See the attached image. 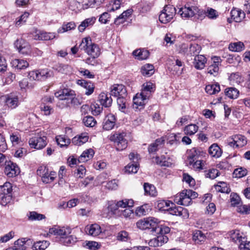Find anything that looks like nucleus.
<instances>
[{
    "instance_id": "nucleus-53",
    "label": "nucleus",
    "mask_w": 250,
    "mask_h": 250,
    "mask_svg": "<svg viewBox=\"0 0 250 250\" xmlns=\"http://www.w3.org/2000/svg\"><path fill=\"white\" fill-rule=\"evenodd\" d=\"M13 65L19 69H25L29 66L28 62L24 60L15 59L13 61Z\"/></svg>"
},
{
    "instance_id": "nucleus-15",
    "label": "nucleus",
    "mask_w": 250,
    "mask_h": 250,
    "mask_svg": "<svg viewBox=\"0 0 250 250\" xmlns=\"http://www.w3.org/2000/svg\"><path fill=\"white\" fill-rule=\"evenodd\" d=\"M14 44L19 52L21 54H27L30 51L29 45L22 39H17Z\"/></svg>"
},
{
    "instance_id": "nucleus-27",
    "label": "nucleus",
    "mask_w": 250,
    "mask_h": 250,
    "mask_svg": "<svg viewBox=\"0 0 250 250\" xmlns=\"http://www.w3.org/2000/svg\"><path fill=\"white\" fill-rule=\"evenodd\" d=\"M201 11L204 13L203 14V16H200L201 20H202L205 17H207L209 19L214 20L218 17V12L215 9L210 7H208L205 10L201 9Z\"/></svg>"
},
{
    "instance_id": "nucleus-43",
    "label": "nucleus",
    "mask_w": 250,
    "mask_h": 250,
    "mask_svg": "<svg viewBox=\"0 0 250 250\" xmlns=\"http://www.w3.org/2000/svg\"><path fill=\"white\" fill-rule=\"evenodd\" d=\"M154 72V67L152 64H146L141 68L142 74L146 77H150Z\"/></svg>"
},
{
    "instance_id": "nucleus-56",
    "label": "nucleus",
    "mask_w": 250,
    "mask_h": 250,
    "mask_svg": "<svg viewBox=\"0 0 250 250\" xmlns=\"http://www.w3.org/2000/svg\"><path fill=\"white\" fill-rule=\"evenodd\" d=\"M119 208H125L127 207H132L134 205V201L132 199H125L122 200L116 201Z\"/></svg>"
},
{
    "instance_id": "nucleus-48",
    "label": "nucleus",
    "mask_w": 250,
    "mask_h": 250,
    "mask_svg": "<svg viewBox=\"0 0 250 250\" xmlns=\"http://www.w3.org/2000/svg\"><path fill=\"white\" fill-rule=\"evenodd\" d=\"M144 188L145 194L149 195L151 196H155L157 195V191L155 187L147 183H145L144 185Z\"/></svg>"
},
{
    "instance_id": "nucleus-16",
    "label": "nucleus",
    "mask_w": 250,
    "mask_h": 250,
    "mask_svg": "<svg viewBox=\"0 0 250 250\" xmlns=\"http://www.w3.org/2000/svg\"><path fill=\"white\" fill-rule=\"evenodd\" d=\"M168 212L171 215L182 216L183 217H186L188 216L187 209L181 207H177L175 206L173 203H171L170 208L168 209Z\"/></svg>"
},
{
    "instance_id": "nucleus-10",
    "label": "nucleus",
    "mask_w": 250,
    "mask_h": 250,
    "mask_svg": "<svg viewBox=\"0 0 250 250\" xmlns=\"http://www.w3.org/2000/svg\"><path fill=\"white\" fill-rule=\"evenodd\" d=\"M72 229L68 226H55L49 229V233L54 235L60 236V238L64 237L71 233Z\"/></svg>"
},
{
    "instance_id": "nucleus-50",
    "label": "nucleus",
    "mask_w": 250,
    "mask_h": 250,
    "mask_svg": "<svg viewBox=\"0 0 250 250\" xmlns=\"http://www.w3.org/2000/svg\"><path fill=\"white\" fill-rule=\"evenodd\" d=\"M49 245V242L47 241H39L34 243L32 246L33 250H44Z\"/></svg>"
},
{
    "instance_id": "nucleus-14",
    "label": "nucleus",
    "mask_w": 250,
    "mask_h": 250,
    "mask_svg": "<svg viewBox=\"0 0 250 250\" xmlns=\"http://www.w3.org/2000/svg\"><path fill=\"white\" fill-rule=\"evenodd\" d=\"M174 62L172 65L169 64L168 68L172 74L179 76L182 73L184 62L178 59L175 60Z\"/></svg>"
},
{
    "instance_id": "nucleus-58",
    "label": "nucleus",
    "mask_w": 250,
    "mask_h": 250,
    "mask_svg": "<svg viewBox=\"0 0 250 250\" xmlns=\"http://www.w3.org/2000/svg\"><path fill=\"white\" fill-rule=\"evenodd\" d=\"M149 208L147 204L143 205L141 206L138 207L136 208L135 214L137 216H142L146 215L148 211Z\"/></svg>"
},
{
    "instance_id": "nucleus-32",
    "label": "nucleus",
    "mask_w": 250,
    "mask_h": 250,
    "mask_svg": "<svg viewBox=\"0 0 250 250\" xmlns=\"http://www.w3.org/2000/svg\"><path fill=\"white\" fill-rule=\"evenodd\" d=\"M94 154V150L92 149H88L84 151L79 157L78 160L80 163L87 162L91 159Z\"/></svg>"
},
{
    "instance_id": "nucleus-38",
    "label": "nucleus",
    "mask_w": 250,
    "mask_h": 250,
    "mask_svg": "<svg viewBox=\"0 0 250 250\" xmlns=\"http://www.w3.org/2000/svg\"><path fill=\"white\" fill-rule=\"evenodd\" d=\"M132 54L137 59L141 60L146 59L149 55L148 51L144 49L136 50L133 52Z\"/></svg>"
},
{
    "instance_id": "nucleus-24",
    "label": "nucleus",
    "mask_w": 250,
    "mask_h": 250,
    "mask_svg": "<svg viewBox=\"0 0 250 250\" xmlns=\"http://www.w3.org/2000/svg\"><path fill=\"white\" fill-rule=\"evenodd\" d=\"M229 235L230 239L239 245L241 243L246 241V238L243 236L242 234L240 233L238 230L230 231Z\"/></svg>"
},
{
    "instance_id": "nucleus-1",
    "label": "nucleus",
    "mask_w": 250,
    "mask_h": 250,
    "mask_svg": "<svg viewBox=\"0 0 250 250\" xmlns=\"http://www.w3.org/2000/svg\"><path fill=\"white\" fill-rule=\"evenodd\" d=\"M55 96L59 100L63 101L64 106H69L70 104L78 106L81 104L82 102L78 97H76L74 91L68 89H63L55 93Z\"/></svg>"
},
{
    "instance_id": "nucleus-47",
    "label": "nucleus",
    "mask_w": 250,
    "mask_h": 250,
    "mask_svg": "<svg viewBox=\"0 0 250 250\" xmlns=\"http://www.w3.org/2000/svg\"><path fill=\"white\" fill-rule=\"evenodd\" d=\"M143 88L141 92L145 95H149V96L150 93L154 90L155 85L152 83L148 82L144 83L143 85Z\"/></svg>"
},
{
    "instance_id": "nucleus-13",
    "label": "nucleus",
    "mask_w": 250,
    "mask_h": 250,
    "mask_svg": "<svg viewBox=\"0 0 250 250\" xmlns=\"http://www.w3.org/2000/svg\"><path fill=\"white\" fill-rule=\"evenodd\" d=\"M110 95L117 98L126 97V90L122 84H114L111 87Z\"/></svg>"
},
{
    "instance_id": "nucleus-28",
    "label": "nucleus",
    "mask_w": 250,
    "mask_h": 250,
    "mask_svg": "<svg viewBox=\"0 0 250 250\" xmlns=\"http://www.w3.org/2000/svg\"><path fill=\"white\" fill-rule=\"evenodd\" d=\"M208 153L212 157L219 158L222 154V150L217 144H213L208 148Z\"/></svg>"
},
{
    "instance_id": "nucleus-37",
    "label": "nucleus",
    "mask_w": 250,
    "mask_h": 250,
    "mask_svg": "<svg viewBox=\"0 0 250 250\" xmlns=\"http://www.w3.org/2000/svg\"><path fill=\"white\" fill-rule=\"evenodd\" d=\"M171 203L169 200H159L157 202L156 208L160 211H168L170 208Z\"/></svg>"
},
{
    "instance_id": "nucleus-52",
    "label": "nucleus",
    "mask_w": 250,
    "mask_h": 250,
    "mask_svg": "<svg viewBox=\"0 0 250 250\" xmlns=\"http://www.w3.org/2000/svg\"><path fill=\"white\" fill-rule=\"evenodd\" d=\"M56 140L57 144L60 145L61 147L67 146L70 143V140L66 136L63 135L57 136Z\"/></svg>"
},
{
    "instance_id": "nucleus-20",
    "label": "nucleus",
    "mask_w": 250,
    "mask_h": 250,
    "mask_svg": "<svg viewBox=\"0 0 250 250\" xmlns=\"http://www.w3.org/2000/svg\"><path fill=\"white\" fill-rule=\"evenodd\" d=\"M5 103L9 108L14 109L19 105V98L12 94L7 95L5 96Z\"/></svg>"
},
{
    "instance_id": "nucleus-57",
    "label": "nucleus",
    "mask_w": 250,
    "mask_h": 250,
    "mask_svg": "<svg viewBox=\"0 0 250 250\" xmlns=\"http://www.w3.org/2000/svg\"><path fill=\"white\" fill-rule=\"evenodd\" d=\"M76 25L74 22H69L66 24H63L62 27L58 30L59 33H63L65 32L74 29L75 28Z\"/></svg>"
},
{
    "instance_id": "nucleus-46",
    "label": "nucleus",
    "mask_w": 250,
    "mask_h": 250,
    "mask_svg": "<svg viewBox=\"0 0 250 250\" xmlns=\"http://www.w3.org/2000/svg\"><path fill=\"white\" fill-rule=\"evenodd\" d=\"M28 219L31 221H40L45 218L44 215L38 213L36 211H30L27 214Z\"/></svg>"
},
{
    "instance_id": "nucleus-18",
    "label": "nucleus",
    "mask_w": 250,
    "mask_h": 250,
    "mask_svg": "<svg viewBox=\"0 0 250 250\" xmlns=\"http://www.w3.org/2000/svg\"><path fill=\"white\" fill-rule=\"evenodd\" d=\"M116 122V118L112 114H108L104 119L103 127L106 130L112 129L115 126Z\"/></svg>"
},
{
    "instance_id": "nucleus-7",
    "label": "nucleus",
    "mask_w": 250,
    "mask_h": 250,
    "mask_svg": "<svg viewBox=\"0 0 250 250\" xmlns=\"http://www.w3.org/2000/svg\"><path fill=\"white\" fill-rule=\"evenodd\" d=\"M53 76V71L47 69L33 70L28 73L29 79L32 80L43 81Z\"/></svg>"
},
{
    "instance_id": "nucleus-45",
    "label": "nucleus",
    "mask_w": 250,
    "mask_h": 250,
    "mask_svg": "<svg viewBox=\"0 0 250 250\" xmlns=\"http://www.w3.org/2000/svg\"><path fill=\"white\" fill-rule=\"evenodd\" d=\"M220 85L216 83L212 84H209L206 86V92L209 95H214L220 91Z\"/></svg>"
},
{
    "instance_id": "nucleus-26",
    "label": "nucleus",
    "mask_w": 250,
    "mask_h": 250,
    "mask_svg": "<svg viewBox=\"0 0 250 250\" xmlns=\"http://www.w3.org/2000/svg\"><path fill=\"white\" fill-rule=\"evenodd\" d=\"M78 84L86 89L85 94L86 95H91L94 91L95 88L94 85L90 81L81 80L78 81Z\"/></svg>"
},
{
    "instance_id": "nucleus-64",
    "label": "nucleus",
    "mask_w": 250,
    "mask_h": 250,
    "mask_svg": "<svg viewBox=\"0 0 250 250\" xmlns=\"http://www.w3.org/2000/svg\"><path fill=\"white\" fill-rule=\"evenodd\" d=\"M219 171L217 169L211 168L205 171V176L206 178L211 179H215L219 175Z\"/></svg>"
},
{
    "instance_id": "nucleus-49",
    "label": "nucleus",
    "mask_w": 250,
    "mask_h": 250,
    "mask_svg": "<svg viewBox=\"0 0 250 250\" xmlns=\"http://www.w3.org/2000/svg\"><path fill=\"white\" fill-rule=\"evenodd\" d=\"M107 209L109 213L111 214L120 215V210L116 201H112L108 202Z\"/></svg>"
},
{
    "instance_id": "nucleus-2",
    "label": "nucleus",
    "mask_w": 250,
    "mask_h": 250,
    "mask_svg": "<svg viewBox=\"0 0 250 250\" xmlns=\"http://www.w3.org/2000/svg\"><path fill=\"white\" fill-rule=\"evenodd\" d=\"M203 13L198 6L189 3L180 8L177 13L182 18L186 19H190L196 15L198 16V19H200V16H203Z\"/></svg>"
},
{
    "instance_id": "nucleus-21",
    "label": "nucleus",
    "mask_w": 250,
    "mask_h": 250,
    "mask_svg": "<svg viewBox=\"0 0 250 250\" xmlns=\"http://www.w3.org/2000/svg\"><path fill=\"white\" fill-rule=\"evenodd\" d=\"M182 47L186 49V51L184 52L187 55L190 56H197L201 49V46L196 43L191 44L188 48H187L185 45H182Z\"/></svg>"
},
{
    "instance_id": "nucleus-29",
    "label": "nucleus",
    "mask_w": 250,
    "mask_h": 250,
    "mask_svg": "<svg viewBox=\"0 0 250 250\" xmlns=\"http://www.w3.org/2000/svg\"><path fill=\"white\" fill-rule=\"evenodd\" d=\"M188 163L190 167L196 170L206 168L205 163L200 159L189 160Z\"/></svg>"
},
{
    "instance_id": "nucleus-42",
    "label": "nucleus",
    "mask_w": 250,
    "mask_h": 250,
    "mask_svg": "<svg viewBox=\"0 0 250 250\" xmlns=\"http://www.w3.org/2000/svg\"><path fill=\"white\" fill-rule=\"evenodd\" d=\"M198 129L199 127L196 124H190L184 127V132L187 135L192 136L198 131Z\"/></svg>"
},
{
    "instance_id": "nucleus-40",
    "label": "nucleus",
    "mask_w": 250,
    "mask_h": 250,
    "mask_svg": "<svg viewBox=\"0 0 250 250\" xmlns=\"http://www.w3.org/2000/svg\"><path fill=\"white\" fill-rule=\"evenodd\" d=\"M206 236L201 230H196L194 231L192 239L196 244H200L206 240Z\"/></svg>"
},
{
    "instance_id": "nucleus-3",
    "label": "nucleus",
    "mask_w": 250,
    "mask_h": 250,
    "mask_svg": "<svg viewBox=\"0 0 250 250\" xmlns=\"http://www.w3.org/2000/svg\"><path fill=\"white\" fill-rule=\"evenodd\" d=\"M80 47L81 49L84 50L89 56L93 58H98L100 55L101 52L99 46L93 43L89 37L83 38Z\"/></svg>"
},
{
    "instance_id": "nucleus-30",
    "label": "nucleus",
    "mask_w": 250,
    "mask_h": 250,
    "mask_svg": "<svg viewBox=\"0 0 250 250\" xmlns=\"http://www.w3.org/2000/svg\"><path fill=\"white\" fill-rule=\"evenodd\" d=\"M110 93L109 95L105 93H102L99 95V101L101 104L105 107H109L111 105L112 99L111 98Z\"/></svg>"
},
{
    "instance_id": "nucleus-60",
    "label": "nucleus",
    "mask_w": 250,
    "mask_h": 250,
    "mask_svg": "<svg viewBox=\"0 0 250 250\" xmlns=\"http://www.w3.org/2000/svg\"><path fill=\"white\" fill-rule=\"evenodd\" d=\"M83 122L86 126L91 127L94 126L97 123L94 118L90 116L84 117Z\"/></svg>"
},
{
    "instance_id": "nucleus-17",
    "label": "nucleus",
    "mask_w": 250,
    "mask_h": 250,
    "mask_svg": "<svg viewBox=\"0 0 250 250\" xmlns=\"http://www.w3.org/2000/svg\"><path fill=\"white\" fill-rule=\"evenodd\" d=\"M206 153L200 148L194 147L190 150L188 161L196 160L206 156Z\"/></svg>"
},
{
    "instance_id": "nucleus-51",
    "label": "nucleus",
    "mask_w": 250,
    "mask_h": 250,
    "mask_svg": "<svg viewBox=\"0 0 250 250\" xmlns=\"http://www.w3.org/2000/svg\"><path fill=\"white\" fill-rule=\"evenodd\" d=\"M158 224L155 226L153 231L158 235H166L170 232V228L165 226H158Z\"/></svg>"
},
{
    "instance_id": "nucleus-36",
    "label": "nucleus",
    "mask_w": 250,
    "mask_h": 250,
    "mask_svg": "<svg viewBox=\"0 0 250 250\" xmlns=\"http://www.w3.org/2000/svg\"><path fill=\"white\" fill-rule=\"evenodd\" d=\"M69 8L75 12L80 11L83 10L84 6L79 2L78 0H68Z\"/></svg>"
},
{
    "instance_id": "nucleus-63",
    "label": "nucleus",
    "mask_w": 250,
    "mask_h": 250,
    "mask_svg": "<svg viewBox=\"0 0 250 250\" xmlns=\"http://www.w3.org/2000/svg\"><path fill=\"white\" fill-rule=\"evenodd\" d=\"M121 5L120 0H111L108 6V11L112 12L119 9Z\"/></svg>"
},
{
    "instance_id": "nucleus-34",
    "label": "nucleus",
    "mask_w": 250,
    "mask_h": 250,
    "mask_svg": "<svg viewBox=\"0 0 250 250\" xmlns=\"http://www.w3.org/2000/svg\"><path fill=\"white\" fill-rule=\"evenodd\" d=\"M155 161L157 164L161 166L169 167L172 164L171 159L164 155H162L161 157H156Z\"/></svg>"
},
{
    "instance_id": "nucleus-54",
    "label": "nucleus",
    "mask_w": 250,
    "mask_h": 250,
    "mask_svg": "<svg viewBox=\"0 0 250 250\" xmlns=\"http://www.w3.org/2000/svg\"><path fill=\"white\" fill-rule=\"evenodd\" d=\"M229 48L231 51L240 52L244 49L245 46L242 42H239L230 43Z\"/></svg>"
},
{
    "instance_id": "nucleus-23",
    "label": "nucleus",
    "mask_w": 250,
    "mask_h": 250,
    "mask_svg": "<svg viewBox=\"0 0 250 250\" xmlns=\"http://www.w3.org/2000/svg\"><path fill=\"white\" fill-rule=\"evenodd\" d=\"M85 231L89 235L96 236L101 233L102 230L101 227L98 224H94L86 227Z\"/></svg>"
},
{
    "instance_id": "nucleus-12",
    "label": "nucleus",
    "mask_w": 250,
    "mask_h": 250,
    "mask_svg": "<svg viewBox=\"0 0 250 250\" xmlns=\"http://www.w3.org/2000/svg\"><path fill=\"white\" fill-rule=\"evenodd\" d=\"M4 173L9 177H14L20 173V169L16 164L9 161L6 164Z\"/></svg>"
},
{
    "instance_id": "nucleus-4",
    "label": "nucleus",
    "mask_w": 250,
    "mask_h": 250,
    "mask_svg": "<svg viewBox=\"0 0 250 250\" xmlns=\"http://www.w3.org/2000/svg\"><path fill=\"white\" fill-rule=\"evenodd\" d=\"M12 186L10 183L6 182L2 186H0V203L2 206H6L10 203L12 197Z\"/></svg>"
},
{
    "instance_id": "nucleus-41",
    "label": "nucleus",
    "mask_w": 250,
    "mask_h": 250,
    "mask_svg": "<svg viewBox=\"0 0 250 250\" xmlns=\"http://www.w3.org/2000/svg\"><path fill=\"white\" fill-rule=\"evenodd\" d=\"M224 93L226 96L231 99H237L239 95V91L234 87L226 88Z\"/></svg>"
},
{
    "instance_id": "nucleus-5",
    "label": "nucleus",
    "mask_w": 250,
    "mask_h": 250,
    "mask_svg": "<svg viewBox=\"0 0 250 250\" xmlns=\"http://www.w3.org/2000/svg\"><path fill=\"white\" fill-rule=\"evenodd\" d=\"M176 9L171 5H166L159 15V20L162 23L170 22L176 14Z\"/></svg>"
},
{
    "instance_id": "nucleus-33",
    "label": "nucleus",
    "mask_w": 250,
    "mask_h": 250,
    "mask_svg": "<svg viewBox=\"0 0 250 250\" xmlns=\"http://www.w3.org/2000/svg\"><path fill=\"white\" fill-rule=\"evenodd\" d=\"M77 241V237L73 235H68L62 238H60V243L64 246H71L74 245Z\"/></svg>"
},
{
    "instance_id": "nucleus-19",
    "label": "nucleus",
    "mask_w": 250,
    "mask_h": 250,
    "mask_svg": "<svg viewBox=\"0 0 250 250\" xmlns=\"http://www.w3.org/2000/svg\"><path fill=\"white\" fill-rule=\"evenodd\" d=\"M165 139L164 137H161L149 145L148 147V151L149 153H155L160 148L163 146Z\"/></svg>"
},
{
    "instance_id": "nucleus-61",
    "label": "nucleus",
    "mask_w": 250,
    "mask_h": 250,
    "mask_svg": "<svg viewBox=\"0 0 250 250\" xmlns=\"http://www.w3.org/2000/svg\"><path fill=\"white\" fill-rule=\"evenodd\" d=\"M129 238V234L125 230H121L116 234V239L119 241L126 242Z\"/></svg>"
},
{
    "instance_id": "nucleus-35",
    "label": "nucleus",
    "mask_w": 250,
    "mask_h": 250,
    "mask_svg": "<svg viewBox=\"0 0 250 250\" xmlns=\"http://www.w3.org/2000/svg\"><path fill=\"white\" fill-rule=\"evenodd\" d=\"M88 136L86 133H83L81 135L74 137L72 139V143L77 146H81L87 142Z\"/></svg>"
},
{
    "instance_id": "nucleus-8",
    "label": "nucleus",
    "mask_w": 250,
    "mask_h": 250,
    "mask_svg": "<svg viewBox=\"0 0 250 250\" xmlns=\"http://www.w3.org/2000/svg\"><path fill=\"white\" fill-rule=\"evenodd\" d=\"M159 223V221L158 219L153 217H149L139 220L137 222L136 225L141 229H152L153 231L154 227Z\"/></svg>"
},
{
    "instance_id": "nucleus-9",
    "label": "nucleus",
    "mask_w": 250,
    "mask_h": 250,
    "mask_svg": "<svg viewBox=\"0 0 250 250\" xmlns=\"http://www.w3.org/2000/svg\"><path fill=\"white\" fill-rule=\"evenodd\" d=\"M29 145L31 148L37 149H42L47 145L46 137L39 135L34 136L29 139Z\"/></svg>"
},
{
    "instance_id": "nucleus-55",
    "label": "nucleus",
    "mask_w": 250,
    "mask_h": 250,
    "mask_svg": "<svg viewBox=\"0 0 250 250\" xmlns=\"http://www.w3.org/2000/svg\"><path fill=\"white\" fill-rule=\"evenodd\" d=\"M56 175V173L54 171H51L49 173L45 172L42 177V181L45 183H50L54 181Z\"/></svg>"
},
{
    "instance_id": "nucleus-59",
    "label": "nucleus",
    "mask_w": 250,
    "mask_h": 250,
    "mask_svg": "<svg viewBox=\"0 0 250 250\" xmlns=\"http://www.w3.org/2000/svg\"><path fill=\"white\" fill-rule=\"evenodd\" d=\"M126 97H122L117 98V103L119 109L122 112H125V110L126 107L127 102L125 98Z\"/></svg>"
},
{
    "instance_id": "nucleus-62",
    "label": "nucleus",
    "mask_w": 250,
    "mask_h": 250,
    "mask_svg": "<svg viewBox=\"0 0 250 250\" xmlns=\"http://www.w3.org/2000/svg\"><path fill=\"white\" fill-rule=\"evenodd\" d=\"M54 68L56 70L61 73L67 74L70 71V67L68 65L60 63L55 66Z\"/></svg>"
},
{
    "instance_id": "nucleus-22",
    "label": "nucleus",
    "mask_w": 250,
    "mask_h": 250,
    "mask_svg": "<svg viewBox=\"0 0 250 250\" xmlns=\"http://www.w3.org/2000/svg\"><path fill=\"white\" fill-rule=\"evenodd\" d=\"M206 62V58L204 55H199L195 57L193 63L197 69H202L205 67Z\"/></svg>"
},
{
    "instance_id": "nucleus-44",
    "label": "nucleus",
    "mask_w": 250,
    "mask_h": 250,
    "mask_svg": "<svg viewBox=\"0 0 250 250\" xmlns=\"http://www.w3.org/2000/svg\"><path fill=\"white\" fill-rule=\"evenodd\" d=\"M96 19L94 17L87 18L84 20L78 26V30L80 32H83L86 27L92 25L95 22Z\"/></svg>"
},
{
    "instance_id": "nucleus-6",
    "label": "nucleus",
    "mask_w": 250,
    "mask_h": 250,
    "mask_svg": "<svg viewBox=\"0 0 250 250\" xmlns=\"http://www.w3.org/2000/svg\"><path fill=\"white\" fill-rule=\"evenodd\" d=\"M125 136L126 133L122 132L116 133L110 136V140L115 143L117 150H123L127 146V141L125 138Z\"/></svg>"
},
{
    "instance_id": "nucleus-25",
    "label": "nucleus",
    "mask_w": 250,
    "mask_h": 250,
    "mask_svg": "<svg viewBox=\"0 0 250 250\" xmlns=\"http://www.w3.org/2000/svg\"><path fill=\"white\" fill-rule=\"evenodd\" d=\"M149 98V95H145L142 92L138 93L136 95L135 97L133 98V103L137 106H142L146 104V101Z\"/></svg>"
},
{
    "instance_id": "nucleus-39",
    "label": "nucleus",
    "mask_w": 250,
    "mask_h": 250,
    "mask_svg": "<svg viewBox=\"0 0 250 250\" xmlns=\"http://www.w3.org/2000/svg\"><path fill=\"white\" fill-rule=\"evenodd\" d=\"M231 17L236 22H240L245 17L244 12L238 9H233L231 11Z\"/></svg>"
},
{
    "instance_id": "nucleus-31",
    "label": "nucleus",
    "mask_w": 250,
    "mask_h": 250,
    "mask_svg": "<svg viewBox=\"0 0 250 250\" xmlns=\"http://www.w3.org/2000/svg\"><path fill=\"white\" fill-rule=\"evenodd\" d=\"M132 10L128 9L124 11L120 15L117 17L114 20V23L119 25L125 22L127 19L131 15Z\"/></svg>"
},
{
    "instance_id": "nucleus-11",
    "label": "nucleus",
    "mask_w": 250,
    "mask_h": 250,
    "mask_svg": "<svg viewBox=\"0 0 250 250\" xmlns=\"http://www.w3.org/2000/svg\"><path fill=\"white\" fill-rule=\"evenodd\" d=\"M246 138L242 135H236L228 140V144L230 146L242 147L247 144Z\"/></svg>"
}]
</instances>
